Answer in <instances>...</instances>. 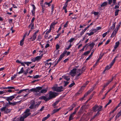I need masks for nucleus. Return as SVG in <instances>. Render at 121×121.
<instances>
[{
    "label": "nucleus",
    "mask_w": 121,
    "mask_h": 121,
    "mask_svg": "<svg viewBox=\"0 0 121 121\" xmlns=\"http://www.w3.org/2000/svg\"><path fill=\"white\" fill-rule=\"evenodd\" d=\"M51 29L50 28L47 31L46 33L45 34L46 35H48V34H49L51 31Z\"/></svg>",
    "instance_id": "obj_46"
},
{
    "label": "nucleus",
    "mask_w": 121,
    "mask_h": 121,
    "mask_svg": "<svg viewBox=\"0 0 121 121\" xmlns=\"http://www.w3.org/2000/svg\"><path fill=\"white\" fill-rule=\"evenodd\" d=\"M42 89V87H38L35 88V92H38L39 91Z\"/></svg>",
    "instance_id": "obj_13"
},
{
    "label": "nucleus",
    "mask_w": 121,
    "mask_h": 121,
    "mask_svg": "<svg viewBox=\"0 0 121 121\" xmlns=\"http://www.w3.org/2000/svg\"><path fill=\"white\" fill-rule=\"evenodd\" d=\"M73 115H70L69 118V120L70 121L73 119Z\"/></svg>",
    "instance_id": "obj_37"
},
{
    "label": "nucleus",
    "mask_w": 121,
    "mask_h": 121,
    "mask_svg": "<svg viewBox=\"0 0 121 121\" xmlns=\"http://www.w3.org/2000/svg\"><path fill=\"white\" fill-rule=\"evenodd\" d=\"M74 38H71L68 41L70 43H71L74 40Z\"/></svg>",
    "instance_id": "obj_40"
},
{
    "label": "nucleus",
    "mask_w": 121,
    "mask_h": 121,
    "mask_svg": "<svg viewBox=\"0 0 121 121\" xmlns=\"http://www.w3.org/2000/svg\"><path fill=\"white\" fill-rule=\"evenodd\" d=\"M68 5V4L65 3V4L64 6L63 7V9H66V8L67 7Z\"/></svg>",
    "instance_id": "obj_38"
},
{
    "label": "nucleus",
    "mask_w": 121,
    "mask_h": 121,
    "mask_svg": "<svg viewBox=\"0 0 121 121\" xmlns=\"http://www.w3.org/2000/svg\"><path fill=\"white\" fill-rule=\"evenodd\" d=\"M64 79L67 81H69L70 80V78L69 77L64 76L63 77Z\"/></svg>",
    "instance_id": "obj_29"
},
{
    "label": "nucleus",
    "mask_w": 121,
    "mask_h": 121,
    "mask_svg": "<svg viewBox=\"0 0 121 121\" xmlns=\"http://www.w3.org/2000/svg\"><path fill=\"white\" fill-rule=\"evenodd\" d=\"M52 89L54 91H56L58 92H60L63 91V87L62 86L56 87H53Z\"/></svg>",
    "instance_id": "obj_5"
},
{
    "label": "nucleus",
    "mask_w": 121,
    "mask_h": 121,
    "mask_svg": "<svg viewBox=\"0 0 121 121\" xmlns=\"http://www.w3.org/2000/svg\"><path fill=\"white\" fill-rule=\"evenodd\" d=\"M48 90V88H47L45 89L42 90L40 92V93H45L47 92Z\"/></svg>",
    "instance_id": "obj_18"
},
{
    "label": "nucleus",
    "mask_w": 121,
    "mask_h": 121,
    "mask_svg": "<svg viewBox=\"0 0 121 121\" xmlns=\"http://www.w3.org/2000/svg\"><path fill=\"white\" fill-rule=\"evenodd\" d=\"M35 17H33L32 18L31 20L30 24H34L33 22L34 20H35Z\"/></svg>",
    "instance_id": "obj_54"
},
{
    "label": "nucleus",
    "mask_w": 121,
    "mask_h": 121,
    "mask_svg": "<svg viewBox=\"0 0 121 121\" xmlns=\"http://www.w3.org/2000/svg\"><path fill=\"white\" fill-rule=\"evenodd\" d=\"M121 115V110L117 115L116 117L117 118H118Z\"/></svg>",
    "instance_id": "obj_27"
},
{
    "label": "nucleus",
    "mask_w": 121,
    "mask_h": 121,
    "mask_svg": "<svg viewBox=\"0 0 121 121\" xmlns=\"http://www.w3.org/2000/svg\"><path fill=\"white\" fill-rule=\"evenodd\" d=\"M116 22H115L114 23H113V25L112 26V27H113V29H114L115 28V25H116Z\"/></svg>",
    "instance_id": "obj_59"
},
{
    "label": "nucleus",
    "mask_w": 121,
    "mask_h": 121,
    "mask_svg": "<svg viewBox=\"0 0 121 121\" xmlns=\"http://www.w3.org/2000/svg\"><path fill=\"white\" fill-rule=\"evenodd\" d=\"M43 56V54H42L40 56L35 57L36 61H38L40 60Z\"/></svg>",
    "instance_id": "obj_14"
},
{
    "label": "nucleus",
    "mask_w": 121,
    "mask_h": 121,
    "mask_svg": "<svg viewBox=\"0 0 121 121\" xmlns=\"http://www.w3.org/2000/svg\"><path fill=\"white\" fill-rule=\"evenodd\" d=\"M102 57V56H101V54L99 55V57L98 58V59L97 60V62H98L101 59Z\"/></svg>",
    "instance_id": "obj_41"
},
{
    "label": "nucleus",
    "mask_w": 121,
    "mask_h": 121,
    "mask_svg": "<svg viewBox=\"0 0 121 121\" xmlns=\"http://www.w3.org/2000/svg\"><path fill=\"white\" fill-rule=\"evenodd\" d=\"M57 23V22H52L51 25L50 27V28L51 29L52 28H53L55 25Z\"/></svg>",
    "instance_id": "obj_21"
},
{
    "label": "nucleus",
    "mask_w": 121,
    "mask_h": 121,
    "mask_svg": "<svg viewBox=\"0 0 121 121\" xmlns=\"http://www.w3.org/2000/svg\"><path fill=\"white\" fill-rule=\"evenodd\" d=\"M119 9H117L116 10L115 12V15L116 16L118 14L119 12Z\"/></svg>",
    "instance_id": "obj_36"
},
{
    "label": "nucleus",
    "mask_w": 121,
    "mask_h": 121,
    "mask_svg": "<svg viewBox=\"0 0 121 121\" xmlns=\"http://www.w3.org/2000/svg\"><path fill=\"white\" fill-rule=\"evenodd\" d=\"M120 43L119 42H117L116 43L114 47V48L116 49Z\"/></svg>",
    "instance_id": "obj_22"
},
{
    "label": "nucleus",
    "mask_w": 121,
    "mask_h": 121,
    "mask_svg": "<svg viewBox=\"0 0 121 121\" xmlns=\"http://www.w3.org/2000/svg\"><path fill=\"white\" fill-rule=\"evenodd\" d=\"M92 32H94V33H95V32L97 31V29H93L92 30Z\"/></svg>",
    "instance_id": "obj_63"
},
{
    "label": "nucleus",
    "mask_w": 121,
    "mask_h": 121,
    "mask_svg": "<svg viewBox=\"0 0 121 121\" xmlns=\"http://www.w3.org/2000/svg\"><path fill=\"white\" fill-rule=\"evenodd\" d=\"M110 68L109 66H107L105 68V70H108L109 69H110Z\"/></svg>",
    "instance_id": "obj_56"
},
{
    "label": "nucleus",
    "mask_w": 121,
    "mask_h": 121,
    "mask_svg": "<svg viewBox=\"0 0 121 121\" xmlns=\"http://www.w3.org/2000/svg\"><path fill=\"white\" fill-rule=\"evenodd\" d=\"M26 90H27V89H23V90H20V91L19 92H17V93L18 94H20L23 91H26Z\"/></svg>",
    "instance_id": "obj_34"
},
{
    "label": "nucleus",
    "mask_w": 121,
    "mask_h": 121,
    "mask_svg": "<svg viewBox=\"0 0 121 121\" xmlns=\"http://www.w3.org/2000/svg\"><path fill=\"white\" fill-rule=\"evenodd\" d=\"M4 93H5L4 90L0 91V95H2Z\"/></svg>",
    "instance_id": "obj_52"
},
{
    "label": "nucleus",
    "mask_w": 121,
    "mask_h": 121,
    "mask_svg": "<svg viewBox=\"0 0 121 121\" xmlns=\"http://www.w3.org/2000/svg\"><path fill=\"white\" fill-rule=\"evenodd\" d=\"M45 67L46 68H50L52 64L51 63H48V62L46 63L45 62Z\"/></svg>",
    "instance_id": "obj_12"
},
{
    "label": "nucleus",
    "mask_w": 121,
    "mask_h": 121,
    "mask_svg": "<svg viewBox=\"0 0 121 121\" xmlns=\"http://www.w3.org/2000/svg\"><path fill=\"white\" fill-rule=\"evenodd\" d=\"M121 21L119 23L118 25L116 27V28H118V29H119V28L120 27V26L121 25Z\"/></svg>",
    "instance_id": "obj_45"
},
{
    "label": "nucleus",
    "mask_w": 121,
    "mask_h": 121,
    "mask_svg": "<svg viewBox=\"0 0 121 121\" xmlns=\"http://www.w3.org/2000/svg\"><path fill=\"white\" fill-rule=\"evenodd\" d=\"M30 110L29 109H27L24 112V114L23 116L21 117L20 118L19 121H24V119L26 118L27 117L30 115L31 113L30 112Z\"/></svg>",
    "instance_id": "obj_3"
},
{
    "label": "nucleus",
    "mask_w": 121,
    "mask_h": 121,
    "mask_svg": "<svg viewBox=\"0 0 121 121\" xmlns=\"http://www.w3.org/2000/svg\"><path fill=\"white\" fill-rule=\"evenodd\" d=\"M64 85H63L64 86H66L69 83V82L68 81H64Z\"/></svg>",
    "instance_id": "obj_30"
},
{
    "label": "nucleus",
    "mask_w": 121,
    "mask_h": 121,
    "mask_svg": "<svg viewBox=\"0 0 121 121\" xmlns=\"http://www.w3.org/2000/svg\"><path fill=\"white\" fill-rule=\"evenodd\" d=\"M31 60H32V61L33 62H35L36 61V58L35 57V58H33V59H32Z\"/></svg>",
    "instance_id": "obj_60"
},
{
    "label": "nucleus",
    "mask_w": 121,
    "mask_h": 121,
    "mask_svg": "<svg viewBox=\"0 0 121 121\" xmlns=\"http://www.w3.org/2000/svg\"><path fill=\"white\" fill-rule=\"evenodd\" d=\"M107 32H106L105 33L103 34L102 35V36L103 38L104 37L107 35Z\"/></svg>",
    "instance_id": "obj_53"
},
{
    "label": "nucleus",
    "mask_w": 121,
    "mask_h": 121,
    "mask_svg": "<svg viewBox=\"0 0 121 121\" xmlns=\"http://www.w3.org/2000/svg\"><path fill=\"white\" fill-rule=\"evenodd\" d=\"M2 112L4 111L5 113H7L11 111V109L7 108L6 106H4L0 109Z\"/></svg>",
    "instance_id": "obj_6"
},
{
    "label": "nucleus",
    "mask_w": 121,
    "mask_h": 121,
    "mask_svg": "<svg viewBox=\"0 0 121 121\" xmlns=\"http://www.w3.org/2000/svg\"><path fill=\"white\" fill-rule=\"evenodd\" d=\"M76 69H73L70 72V74L72 77L74 76L76 73Z\"/></svg>",
    "instance_id": "obj_8"
},
{
    "label": "nucleus",
    "mask_w": 121,
    "mask_h": 121,
    "mask_svg": "<svg viewBox=\"0 0 121 121\" xmlns=\"http://www.w3.org/2000/svg\"><path fill=\"white\" fill-rule=\"evenodd\" d=\"M54 6L53 5H52V14L54 10Z\"/></svg>",
    "instance_id": "obj_49"
},
{
    "label": "nucleus",
    "mask_w": 121,
    "mask_h": 121,
    "mask_svg": "<svg viewBox=\"0 0 121 121\" xmlns=\"http://www.w3.org/2000/svg\"><path fill=\"white\" fill-rule=\"evenodd\" d=\"M85 106H82L81 108L79 111L78 113H81L83 111V108Z\"/></svg>",
    "instance_id": "obj_26"
},
{
    "label": "nucleus",
    "mask_w": 121,
    "mask_h": 121,
    "mask_svg": "<svg viewBox=\"0 0 121 121\" xmlns=\"http://www.w3.org/2000/svg\"><path fill=\"white\" fill-rule=\"evenodd\" d=\"M39 75H36L34 76L33 78H39Z\"/></svg>",
    "instance_id": "obj_55"
},
{
    "label": "nucleus",
    "mask_w": 121,
    "mask_h": 121,
    "mask_svg": "<svg viewBox=\"0 0 121 121\" xmlns=\"http://www.w3.org/2000/svg\"><path fill=\"white\" fill-rule=\"evenodd\" d=\"M59 102V100H57L52 104V106H54V108H55V106Z\"/></svg>",
    "instance_id": "obj_24"
},
{
    "label": "nucleus",
    "mask_w": 121,
    "mask_h": 121,
    "mask_svg": "<svg viewBox=\"0 0 121 121\" xmlns=\"http://www.w3.org/2000/svg\"><path fill=\"white\" fill-rule=\"evenodd\" d=\"M91 50V49L90 51H88L87 52H85L84 53V55H87L88 54L90 53Z\"/></svg>",
    "instance_id": "obj_33"
},
{
    "label": "nucleus",
    "mask_w": 121,
    "mask_h": 121,
    "mask_svg": "<svg viewBox=\"0 0 121 121\" xmlns=\"http://www.w3.org/2000/svg\"><path fill=\"white\" fill-rule=\"evenodd\" d=\"M112 100L111 99H110L109 100V102H108L106 104V105L105 106V107L106 108V107L109 105L111 102H112Z\"/></svg>",
    "instance_id": "obj_35"
},
{
    "label": "nucleus",
    "mask_w": 121,
    "mask_h": 121,
    "mask_svg": "<svg viewBox=\"0 0 121 121\" xmlns=\"http://www.w3.org/2000/svg\"><path fill=\"white\" fill-rule=\"evenodd\" d=\"M42 36L40 35H39L37 37V40L39 41H40L42 39Z\"/></svg>",
    "instance_id": "obj_23"
},
{
    "label": "nucleus",
    "mask_w": 121,
    "mask_h": 121,
    "mask_svg": "<svg viewBox=\"0 0 121 121\" xmlns=\"http://www.w3.org/2000/svg\"><path fill=\"white\" fill-rule=\"evenodd\" d=\"M50 115L49 114H48V115L47 116L43 118L42 120V121H45L47 119H48L50 117Z\"/></svg>",
    "instance_id": "obj_19"
},
{
    "label": "nucleus",
    "mask_w": 121,
    "mask_h": 121,
    "mask_svg": "<svg viewBox=\"0 0 121 121\" xmlns=\"http://www.w3.org/2000/svg\"><path fill=\"white\" fill-rule=\"evenodd\" d=\"M107 4V2H105L101 4V7H104L106 6Z\"/></svg>",
    "instance_id": "obj_28"
},
{
    "label": "nucleus",
    "mask_w": 121,
    "mask_h": 121,
    "mask_svg": "<svg viewBox=\"0 0 121 121\" xmlns=\"http://www.w3.org/2000/svg\"><path fill=\"white\" fill-rule=\"evenodd\" d=\"M95 45V44L94 43H92L89 45V46L91 48V50L92 48L94 47V46Z\"/></svg>",
    "instance_id": "obj_32"
},
{
    "label": "nucleus",
    "mask_w": 121,
    "mask_h": 121,
    "mask_svg": "<svg viewBox=\"0 0 121 121\" xmlns=\"http://www.w3.org/2000/svg\"><path fill=\"white\" fill-rule=\"evenodd\" d=\"M101 27L100 26H99L96 28V29L97 30L101 29Z\"/></svg>",
    "instance_id": "obj_61"
},
{
    "label": "nucleus",
    "mask_w": 121,
    "mask_h": 121,
    "mask_svg": "<svg viewBox=\"0 0 121 121\" xmlns=\"http://www.w3.org/2000/svg\"><path fill=\"white\" fill-rule=\"evenodd\" d=\"M75 83L74 82H73L72 83H71V84L69 85V87H72V86H73L74 85H75Z\"/></svg>",
    "instance_id": "obj_42"
},
{
    "label": "nucleus",
    "mask_w": 121,
    "mask_h": 121,
    "mask_svg": "<svg viewBox=\"0 0 121 121\" xmlns=\"http://www.w3.org/2000/svg\"><path fill=\"white\" fill-rule=\"evenodd\" d=\"M37 35L34 34L33 37H31L30 39L31 40V41H33L36 38Z\"/></svg>",
    "instance_id": "obj_17"
},
{
    "label": "nucleus",
    "mask_w": 121,
    "mask_h": 121,
    "mask_svg": "<svg viewBox=\"0 0 121 121\" xmlns=\"http://www.w3.org/2000/svg\"><path fill=\"white\" fill-rule=\"evenodd\" d=\"M113 78H112L111 79L109 80H108L106 84H105V85L106 86H107L113 80Z\"/></svg>",
    "instance_id": "obj_25"
},
{
    "label": "nucleus",
    "mask_w": 121,
    "mask_h": 121,
    "mask_svg": "<svg viewBox=\"0 0 121 121\" xmlns=\"http://www.w3.org/2000/svg\"><path fill=\"white\" fill-rule=\"evenodd\" d=\"M19 102H14L13 103V105H16L17 103H18Z\"/></svg>",
    "instance_id": "obj_62"
},
{
    "label": "nucleus",
    "mask_w": 121,
    "mask_h": 121,
    "mask_svg": "<svg viewBox=\"0 0 121 121\" xmlns=\"http://www.w3.org/2000/svg\"><path fill=\"white\" fill-rule=\"evenodd\" d=\"M44 4H45L48 5L49 6L50 5V3H47V2H45V3Z\"/></svg>",
    "instance_id": "obj_64"
},
{
    "label": "nucleus",
    "mask_w": 121,
    "mask_h": 121,
    "mask_svg": "<svg viewBox=\"0 0 121 121\" xmlns=\"http://www.w3.org/2000/svg\"><path fill=\"white\" fill-rule=\"evenodd\" d=\"M118 30V28H116L115 29L111 34V36L112 37H114V36L116 35V34Z\"/></svg>",
    "instance_id": "obj_9"
},
{
    "label": "nucleus",
    "mask_w": 121,
    "mask_h": 121,
    "mask_svg": "<svg viewBox=\"0 0 121 121\" xmlns=\"http://www.w3.org/2000/svg\"><path fill=\"white\" fill-rule=\"evenodd\" d=\"M7 89H14V88L12 86H9L7 87Z\"/></svg>",
    "instance_id": "obj_58"
},
{
    "label": "nucleus",
    "mask_w": 121,
    "mask_h": 121,
    "mask_svg": "<svg viewBox=\"0 0 121 121\" xmlns=\"http://www.w3.org/2000/svg\"><path fill=\"white\" fill-rule=\"evenodd\" d=\"M15 95L6 97V100L8 102L11 101L16 96Z\"/></svg>",
    "instance_id": "obj_7"
},
{
    "label": "nucleus",
    "mask_w": 121,
    "mask_h": 121,
    "mask_svg": "<svg viewBox=\"0 0 121 121\" xmlns=\"http://www.w3.org/2000/svg\"><path fill=\"white\" fill-rule=\"evenodd\" d=\"M102 107V106H98L96 105H95L92 108L93 110V111L96 112L97 111L98 112L91 119V120H92L95 118L97 116L99 115V112L101 110Z\"/></svg>",
    "instance_id": "obj_1"
},
{
    "label": "nucleus",
    "mask_w": 121,
    "mask_h": 121,
    "mask_svg": "<svg viewBox=\"0 0 121 121\" xmlns=\"http://www.w3.org/2000/svg\"><path fill=\"white\" fill-rule=\"evenodd\" d=\"M5 93H7L8 92H11L12 91L11 90H4Z\"/></svg>",
    "instance_id": "obj_47"
},
{
    "label": "nucleus",
    "mask_w": 121,
    "mask_h": 121,
    "mask_svg": "<svg viewBox=\"0 0 121 121\" xmlns=\"http://www.w3.org/2000/svg\"><path fill=\"white\" fill-rule=\"evenodd\" d=\"M23 72H24L23 68V67H22L21 68L20 71L19 72H18V73H19V74H20L21 73H23Z\"/></svg>",
    "instance_id": "obj_31"
},
{
    "label": "nucleus",
    "mask_w": 121,
    "mask_h": 121,
    "mask_svg": "<svg viewBox=\"0 0 121 121\" xmlns=\"http://www.w3.org/2000/svg\"><path fill=\"white\" fill-rule=\"evenodd\" d=\"M64 57V56L61 55H60V57L59 59L58 60V61L59 62L61 60L62 58Z\"/></svg>",
    "instance_id": "obj_39"
},
{
    "label": "nucleus",
    "mask_w": 121,
    "mask_h": 121,
    "mask_svg": "<svg viewBox=\"0 0 121 121\" xmlns=\"http://www.w3.org/2000/svg\"><path fill=\"white\" fill-rule=\"evenodd\" d=\"M67 52V51H65L63 52V53L62 54H61V55H62L64 57L65 56V54H66Z\"/></svg>",
    "instance_id": "obj_50"
},
{
    "label": "nucleus",
    "mask_w": 121,
    "mask_h": 121,
    "mask_svg": "<svg viewBox=\"0 0 121 121\" xmlns=\"http://www.w3.org/2000/svg\"><path fill=\"white\" fill-rule=\"evenodd\" d=\"M61 109V108H59L57 109H54L52 112V114H54L55 113L59 111Z\"/></svg>",
    "instance_id": "obj_20"
},
{
    "label": "nucleus",
    "mask_w": 121,
    "mask_h": 121,
    "mask_svg": "<svg viewBox=\"0 0 121 121\" xmlns=\"http://www.w3.org/2000/svg\"><path fill=\"white\" fill-rule=\"evenodd\" d=\"M117 57V56H116L115 57V58L111 62V63L109 64V66L110 67V68H111L113 65V64H114L115 61L116 60V58Z\"/></svg>",
    "instance_id": "obj_16"
},
{
    "label": "nucleus",
    "mask_w": 121,
    "mask_h": 121,
    "mask_svg": "<svg viewBox=\"0 0 121 121\" xmlns=\"http://www.w3.org/2000/svg\"><path fill=\"white\" fill-rule=\"evenodd\" d=\"M39 99H44L46 101H47L49 100V98L48 97L47 98L45 96H41L39 98Z\"/></svg>",
    "instance_id": "obj_10"
},
{
    "label": "nucleus",
    "mask_w": 121,
    "mask_h": 121,
    "mask_svg": "<svg viewBox=\"0 0 121 121\" xmlns=\"http://www.w3.org/2000/svg\"><path fill=\"white\" fill-rule=\"evenodd\" d=\"M94 34V32H91L90 33H87L86 34L87 35H88L89 36H90L92 35H93Z\"/></svg>",
    "instance_id": "obj_43"
},
{
    "label": "nucleus",
    "mask_w": 121,
    "mask_h": 121,
    "mask_svg": "<svg viewBox=\"0 0 121 121\" xmlns=\"http://www.w3.org/2000/svg\"><path fill=\"white\" fill-rule=\"evenodd\" d=\"M17 76V75L15 74L14 76L13 77H12L11 78V79L12 80H13Z\"/></svg>",
    "instance_id": "obj_51"
},
{
    "label": "nucleus",
    "mask_w": 121,
    "mask_h": 121,
    "mask_svg": "<svg viewBox=\"0 0 121 121\" xmlns=\"http://www.w3.org/2000/svg\"><path fill=\"white\" fill-rule=\"evenodd\" d=\"M40 104L39 103L35 104L34 100H32L29 105V108L31 109H33V111H35L36 110V108L38 107Z\"/></svg>",
    "instance_id": "obj_2"
},
{
    "label": "nucleus",
    "mask_w": 121,
    "mask_h": 121,
    "mask_svg": "<svg viewBox=\"0 0 121 121\" xmlns=\"http://www.w3.org/2000/svg\"><path fill=\"white\" fill-rule=\"evenodd\" d=\"M31 62H24L25 64H26L28 66L31 63Z\"/></svg>",
    "instance_id": "obj_44"
},
{
    "label": "nucleus",
    "mask_w": 121,
    "mask_h": 121,
    "mask_svg": "<svg viewBox=\"0 0 121 121\" xmlns=\"http://www.w3.org/2000/svg\"><path fill=\"white\" fill-rule=\"evenodd\" d=\"M75 106V104H73L70 107L68 108L67 110H69V111H70L73 109Z\"/></svg>",
    "instance_id": "obj_15"
},
{
    "label": "nucleus",
    "mask_w": 121,
    "mask_h": 121,
    "mask_svg": "<svg viewBox=\"0 0 121 121\" xmlns=\"http://www.w3.org/2000/svg\"><path fill=\"white\" fill-rule=\"evenodd\" d=\"M93 91V89H91V90L88 91L86 93L84 96L81 98L82 100L88 94L90 93L91 92Z\"/></svg>",
    "instance_id": "obj_11"
},
{
    "label": "nucleus",
    "mask_w": 121,
    "mask_h": 121,
    "mask_svg": "<svg viewBox=\"0 0 121 121\" xmlns=\"http://www.w3.org/2000/svg\"><path fill=\"white\" fill-rule=\"evenodd\" d=\"M49 97L48 98L49 99V100L55 97L58 95L57 93L51 91H50L49 92Z\"/></svg>",
    "instance_id": "obj_4"
},
{
    "label": "nucleus",
    "mask_w": 121,
    "mask_h": 121,
    "mask_svg": "<svg viewBox=\"0 0 121 121\" xmlns=\"http://www.w3.org/2000/svg\"><path fill=\"white\" fill-rule=\"evenodd\" d=\"M93 13L95 15H97L99 13L98 12H93Z\"/></svg>",
    "instance_id": "obj_57"
},
{
    "label": "nucleus",
    "mask_w": 121,
    "mask_h": 121,
    "mask_svg": "<svg viewBox=\"0 0 121 121\" xmlns=\"http://www.w3.org/2000/svg\"><path fill=\"white\" fill-rule=\"evenodd\" d=\"M30 25L31 27V29H33L34 28V24H30Z\"/></svg>",
    "instance_id": "obj_48"
}]
</instances>
